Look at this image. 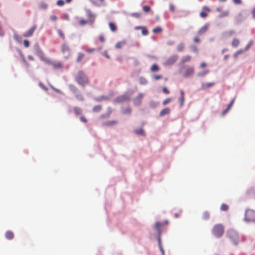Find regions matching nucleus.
Wrapping results in <instances>:
<instances>
[{"instance_id":"nucleus-1","label":"nucleus","mask_w":255,"mask_h":255,"mask_svg":"<svg viewBox=\"0 0 255 255\" xmlns=\"http://www.w3.org/2000/svg\"><path fill=\"white\" fill-rule=\"evenodd\" d=\"M75 79L79 85L83 87H84L89 83L88 77L85 73L81 70L78 72L77 74L75 76Z\"/></svg>"},{"instance_id":"nucleus-2","label":"nucleus","mask_w":255,"mask_h":255,"mask_svg":"<svg viewBox=\"0 0 255 255\" xmlns=\"http://www.w3.org/2000/svg\"><path fill=\"white\" fill-rule=\"evenodd\" d=\"M34 49L35 54L38 57L41 61L44 62V60L47 58V57L45 56L44 52L40 47L38 43H35L34 44Z\"/></svg>"},{"instance_id":"nucleus-3","label":"nucleus","mask_w":255,"mask_h":255,"mask_svg":"<svg viewBox=\"0 0 255 255\" xmlns=\"http://www.w3.org/2000/svg\"><path fill=\"white\" fill-rule=\"evenodd\" d=\"M34 49L35 54L38 57L41 61L44 62V60L47 58V57L45 56L44 52L40 47L38 43H35L34 44Z\"/></svg>"},{"instance_id":"nucleus-4","label":"nucleus","mask_w":255,"mask_h":255,"mask_svg":"<svg viewBox=\"0 0 255 255\" xmlns=\"http://www.w3.org/2000/svg\"><path fill=\"white\" fill-rule=\"evenodd\" d=\"M70 90L75 95V98L80 101L84 100V97L77 87L74 85L71 84L69 86Z\"/></svg>"},{"instance_id":"nucleus-5","label":"nucleus","mask_w":255,"mask_h":255,"mask_svg":"<svg viewBox=\"0 0 255 255\" xmlns=\"http://www.w3.org/2000/svg\"><path fill=\"white\" fill-rule=\"evenodd\" d=\"M213 234L217 238L221 237L224 233V227L221 224H217L212 229Z\"/></svg>"},{"instance_id":"nucleus-6","label":"nucleus","mask_w":255,"mask_h":255,"mask_svg":"<svg viewBox=\"0 0 255 255\" xmlns=\"http://www.w3.org/2000/svg\"><path fill=\"white\" fill-rule=\"evenodd\" d=\"M245 220L248 222H255V211L252 209L247 210Z\"/></svg>"},{"instance_id":"nucleus-7","label":"nucleus","mask_w":255,"mask_h":255,"mask_svg":"<svg viewBox=\"0 0 255 255\" xmlns=\"http://www.w3.org/2000/svg\"><path fill=\"white\" fill-rule=\"evenodd\" d=\"M168 224V221H165L163 223H160L159 222H157L155 224V228L156 231L158 232V246L161 247V231H160V227L163 226H165Z\"/></svg>"},{"instance_id":"nucleus-8","label":"nucleus","mask_w":255,"mask_h":255,"mask_svg":"<svg viewBox=\"0 0 255 255\" xmlns=\"http://www.w3.org/2000/svg\"><path fill=\"white\" fill-rule=\"evenodd\" d=\"M45 64L50 65L52 66L54 69H62L63 68V65L60 62H53L50 58L47 57V58L43 62Z\"/></svg>"},{"instance_id":"nucleus-9","label":"nucleus","mask_w":255,"mask_h":255,"mask_svg":"<svg viewBox=\"0 0 255 255\" xmlns=\"http://www.w3.org/2000/svg\"><path fill=\"white\" fill-rule=\"evenodd\" d=\"M227 236L234 244H238L239 237L236 232L234 230H229L227 232Z\"/></svg>"},{"instance_id":"nucleus-10","label":"nucleus","mask_w":255,"mask_h":255,"mask_svg":"<svg viewBox=\"0 0 255 255\" xmlns=\"http://www.w3.org/2000/svg\"><path fill=\"white\" fill-rule=\"evenodd\" d=\"M62 52L65 58H69L70 55V50L69 46L65 44H63L62 46Z\"/></svg>"},{"instance_id":"nucleus-11","label":"nucleus","mask_w":255,"mask_h":255,"mask_svg":"<svg viewBox=\"0 0 255 255\" xmlns=\"http://www.w3.org/2000/svg\"><path fill=\"white\" fill-rule=\"evenodd\" d=\"M86 15L88 17V21L89 23L91 25H92L95 19V16L94 14H93L92 12L90 10H86Z\"/></svg>"},{"instance_id":"nucleus-12","label":"nucleus","mask_w":255,"mask_h":255,"mask_svg":"<svg viewBox=\"0 0 255 255\" xmlns=\"http://www.w3.org/2000/svg\"><path fill=\"white\" fill-rule=\"evenodd\" d=\"M178 56L177 55H173L168 58L165 62V65H170L174 64L178 59Z\"/></svg>"},{"instance_id":"nucleus-13","label":"nucleus","mask_w":255,"mask_h":255,"mask_svg":"<svg viewBox=\"0 0 255 255\" xmlns=\"http://www.w3.org/2000/svg\"><path fill=\"white\" fill-rule=\"evenodd\" d=\"M194 68L191 66H187L185 67V71L184 73V76L186 78L190 77L194 73Z\"/></svg>"},{"instance_id":"nucleus-14","label":"nucleus","mask_w":255,"mask_h":255,"mask_svg":"<svg viewBox=\"0 0 255 255\" xmlns=\"http://www.w3.org/2000/svg\"><path fill=\"white\" fill-rule=\"evenodd\" d=\"M143 97H144V95L143 94H141V93L138 94V95L136 97H135L133 100L134 105H140L141 103V100H142V98H143Z\"/></svg>"},{"instance_id":"nucleus-15","label":"nucleus","mask_w":255,"mask_h":255,"mask_svg":"<svg viewBox=\"0 0 255 255\" xmlns=\"http://www.w3.org/2000/svg\"><path fill=\"white\" fill-rule=\"evenodd\" d=\"M36 28V25H33L29 30L23 34V36L27 37L31 36Z\"/></svg>"},{"instance_id":"nucleus-16","label":"nucleus","mask_w":255,"mask_h":255,"mask_svg":"<svg viewBox=\"0 0 255 255\" xmlns=\"http://www.w3.org/2000/svg\"><path fill=\"white\" fill-rule=\"evenodd\" d=\"M210 11V9L209 7L207 6H204L203 7V11L200 13V16L202 18H205L208 16L207 12Z\"/></svg>"},{"instance_id":"nucleus-17","label":"nucleus","mask_w":255,"mask_h":255,"mask_svg":"<svg viewBox=\"0 0 255 255\" xmlns=\"http://www.w3.org/2000/svg\"><path fill=\"white\" fill-rule=\"evenodd\" d=\"M209 24L206 23L203 26L201 27L198 31V34L201 35L205 33L208 29Z\"/></svg>"},{"instance_id":"nucleus-18","label":"nucleus","mask_w":255,"mask_h":255,"mask_svg":"<svg viewBox=\"0 0 255 255\" xmlns=\"http://www.w3.org/2000/svg\"><path fill=\"white\" fill-rule=\"evenodd\" d=\"M215 85V83L210 82V83H203L201 84V89L202 90H206L208 88H209Z\"/></svg>"},{"instance_id":"nucleus-19","label":"nucleus","mask_w":255,"mask_h":255,"mask_svg":"<svg viewBox=\"0 0 255 255\" xmlns=\"http://www.w3.org/2000/svg\"><path fill=\"white\" fill-rule=\"evenodd\" d=\"M118 121L116 120H112V121H107L106 122H105L103 124V126H106V127H112L116 124H118Z\"/></svg>"},{"instance_id":"nucleus-20","label":"nucleus","mask_w":255,"mask_h":255,"mask_svg":"<svg viewBox=\"0 0 255 255\" xmlns=\"http://www.w3.org/2000/svg\"><path fill=\"white\" fill-rule=\"evenodd\" d=\"M234 102H235V99H234L232 100L230 104L228 106V107L223 112V113H222L223 116H224L226 113H228V112L229 111V110L233 106V104H234Z\"/></svg>"},{"instance_id":"nucleus-21","label":"nucleus","mask_w":255,"mask_h":255,"mask_svg":"<svg viewBox=\"0 0 255 255\" xmlns=\"http://www.w3.org/2000/svg\"><path fill=\"white\" fill-rule=\"evenodd\" d=\"M85 57V54L81 52H79L78 54L77 57L76 58V62L77 63H80Z\"/></svg>"},{"instance_id":"nucleus-22","label":"nucleus","mask_w":255,"mask_h":255,"mask_svg":"<svg viewBox=\"0 0 255 255\" xmlns=\"http://www.w3.org/2000/svg\"><path fill=\"white\" fill-rule=\"evenodd\" d=\"M169 113L170 109L168 108H166L161 111L159 115L160 117H163L166 115H168Z\"/></svg>"},{"instance_id":"nucleus-23","label":"nucleus","mask_w":255,"mask_h":255,"mask_svg":"<svg viewBox=\"0 0 255 255\" xmlns=\"http://www.w3.org/2000/svg\"><path fill=\"white\" fill-rule=\"evenodd\" d=\"M240 43V40L238 38H234L231 45L233 47H237Z\"/></svg>"},{"instance_id":"nucleus-24","label":"nucleus","mask_w":255,"mask_h":255,"mask_svg":"<svg viewBox=\"0 0 255 255\" xmlns=\"http://www.w3.org/2000/svg\"><path fill=\"white\" fill-rule=\"evenodd\" d=\"M191 57L189 55H185V56H184L182 57L181 59V62L182 63H186L187 62H189L191 60Z\"/></svg>"},{"instance_id":"nucleus-25","label":"nucleus","mask_w":255,"mask_h":255,"mask_svg":"<svg viewBox=\"0 0 255 255\" xmlns=\"http://www.w3.org/2000/svg\"><path fill=\"white\" fill-rule=\"evenodd\" d=\"M5 237L8 240H11L14 238V234L11 231H7L5 233Z\"/></svg>"},{"instance_id":"nucleus-26","label":"nucleus","mask_w":255,"mask_h":255,"mask_svg":"<svg viewBox=\"0 0 255 255\" xmlns=\"http://www.w3.org/2000/svg\"><path fill=\"white\" fill-rule=\"evenodd\" d=\"M180 105L182 106L184 102V93L183 90L180 91Z\"/></svg>"},{"instance_id":"nucleus-27","label":"nucleus","mask_w":255,"mask_h":255,"mask_svg":"<svg viewBox=\"0 0 255 255\" xmlns=\"http://www.w3.org/2000/svg\"><path fill=\"white\" fill-rule=\"evenodd\" d=\"M134 132L138 135H145L144 130L142 128L135 129L134 130Z\"/></svg>"},{"instance_id":"nucleus-28","label":"nucleus","mask_w":255,"mask_h":255,"mask_svg":"<svg viewBox=\"0 0 255 255\" xmlns=\"http://www.w3.org/2000/svg\"><path fill=\"white\" fill-rule=\"evenodd\" d=\"M185 48V44L184 43H180L177 46V49L178 51L181 52L184 50Z\"/></svg>"},{"instance_id":"nucleus-29","label":"nucleus","mask_w":255,"mask_h":255,"mask_svg":"<svg viewBox=\"0 0 255 255\" xmlns=\"http://www.w3.org/2000/svg\"><path fill=\"white\" fill-rule=\"evenodd\" d=\"M202 218L204 220H208L210 218V214L208 212L205 211L203 213Z\"/></svg>"},{"instance_id":"nucleus-30","label":"nucleus","mask_w":255,"mask_h":255,"mask_svg":"<svg viewBox=\"0 0 255 255\" xmlns=\"http://www.w3.org/2000/svg\"><path fill=\"white\" fill-rule=\"evenodd\" d=\"M150 70H151V71H152L153 72H157L159 70V68L157 64H154L151 66V67L150 68Z\"/></svg>"},{"instance_id":"nucleus-31","label":"nucleus","mask_w":255,"mask_h":255,"mask_svg":"<svg viewBox=\"0 0 255 255\" xmlns=\"http://www.w3.org/2000/svg\"><path fill=\"white\" fill-rule=\"evenodd\" d=\"M73 110H74L75 114L76 115H80L82 113V111L81 109H80L79 107H74Z\"/></svg>"},{"instance_id":"nucleus-32","label":"nucleus","mask_w":255,"mask_h":255,"mask_svg":"<svg viewBox=\"0 0 255 255\" xmlns=\"http://www.w3.org/2000/svg\"><path fill=\"white\" fill-rule=\"evenodd\" d=\"M109 25L112 31L115 32L117 30V26L114 23L111 22Z\"/></svg>"},{"instance_id":"nucleus-33","label":"nucleus","mask_w":255,"mask_h":255,"mask_svg":"<svg viewBox=\"0 0 255 255\" xmlns=\"http://www.w3.org/2000/svg\"><path fill=\"white\" fill-rule=\"evenodd\" d=\"M48 5L44 2H40L39 4V7L41 9H46Z\"/></svg>"},{"instance_id":"nucleus-34","label":"nucleus","mask_w":255,"mask_h":255,"mask_svg":"<svg viewBox=\"0 0 255 255\" xmlns=\"http://www.w3.org/2000/svg\"><path fill=\"white\" fill-rule=\"evenodd\" d=\"M139 82L141 85H146L147 83V81L144 77H141L139 79Z\"/></svg>"},{"instance_id":"nucleus-35","label":"nucleus","mask_w":255,"mask_h":255,"mask_svg":"<svg viewBox=\"0 0 255 255\" xmlns=\"http://www.w3.org/2000/svg\"><path fill=\"white\" fill-rule=\"evenodd\" d=\"M220 209L223 211H227L229 209V206L226 204H223L221 206Z\"/></svg>"},{"instance_id":"nucleus-36","label":"nucleus","mask_w":255,"mask_h":255,"mask_svg":"<svg viewBox=\"0 0 255 255\" xmlns=\"http://www.w3.org/2000/svg\"><path fill=\"white\" fill-rule=\"evenodd\" d=\"M125 44V42L124 41H120L118 42L115 45V47L117 48H121L123 47V46Z\"/></svg>"},{"instance_id":"nucleus-37","label":"nucleus","mask_w":255,"mask_h":255,"mask_svg":"<svg viewBox=\"0 0 255 255\" xmlns=\"http://www.w3.org/2000/svg\"><path fill=\"white\" fill-rule=\"evenodd\" d=\"M79 23L80 25H84L87 23H89V22L87 20H85L84 19H81L79 21Z\"/></svg>"},{"instance_id":"nucleus-38","label":"nucleus","mask_w":255,"mask_h":255,"mask_svg":"<svg viewBox=\"0 0 255 255\" xmlns=\"http://www.w3.org/2000/svg\"><path fill=\"white\" fill-rule=\"evenodd\" d=\"M229 14V11H225L221 13V14L219 15V17H223L225 16H227Z\"/></svg>"},{"instance_id":"nucleus-39","label":"nucleus","mask_w":255,"mask_h":255,"mask_svg":"<svg viewBox=\"0 0 255 255\" xmlns=\"http://www.w3.org/2000/svg\"><path fill=\"white\" fill-rule=\"evenodd\" d=\"M102 109V107L101 106H99V105H97V106H95L93 109V111L94 112H98L99 111H100V110H101Z\"/></svg>"},{"instance_id":"nucleus-40","label":"nucleus","mask_w":255,"mask_h":255,"mask_svg":"<svg viewBox=\"0 0 255 255\" xmlns=\"http://www.w3.org/2000/svg\"><path fill=\"white\" fill-rule=\"evenodd\" d=\"M141 33L144 35H146L148 34V31L145 27H143L141 28Z\"/></svg>"},{"instance_id":"nucleus-41","label":"nucleus","mask_w":255,"mask_h":255,"mask_svg":"<svg viewBox=\"0 0 255 255\" xmlns=\"http://www.w3.org/2000/svg\"><path fill=\"white\" fill-rule=\"evenodd\" d=\"M162 30V29L160 27H156L153 29L152 31L154 33H157L161 32Z\"/></svg>"},{"instance_id":"nucleus-42","label":"nucleus","mask_w":255,"mask_h":255,"mask_svg":"<svg viewBox=\"0 0 255 255\" xmlns=\"http://www.w3.org/2000/svg\"><path fill=\"white\" fill-rule=\"evenodd\" d=\"M142 9L144 12H147L150 11V7L148 5H144L142 7Z\"/></svg>"},{"instance_id":"nucleus-43","label":"nucleus","mask_w":255,"mask_h":255,"mask_svg":"<svg viewBox=\"0 0 255 255\" xmlns=\"http://www.w3.org/2000/svg\"><path fill=\"white\" fill-rule=\"evenodd\" d=\"M254 43V41L253 40H251L249 43L246 46L245 48V51H246L248 49H249L252 46V45Z\"/></svg>"},{"instance_id":"nucleus-44","label":"nucleus","mask_w":255,"mask_h":255,"mask_svg":"<svg viewBox=\"0 0 255 255\" xmlns=\"http://www.w3.org/2000/svg\"><path fill=\"white\" fill-rule=\"evenodd\" d=\"M56 4L59 6H62L64 4V1L63 0H58L56 2Z\"/></svg>"},{"instance_id":"nucleus-45","label":"nucleus","mask_w":255,"mask_h":255,"mask_svg":"<svg viewBox=\"0 0 255 255\" xmlns=\"http://www.w3.org/2000/svg\"><path fill=\"white\" fill-rule=\"evenodd\" d=\"M171 100H172L171 98H167L163 101L162 104L163 105H166V104H167L168 103L170 102L171 101Z\"/></svg>"},{"instance_id":"nucleus-46","label":"nucleus","mask_w":255,"mask_h":255,"mask_svg":"<svg viewBox=\"0 0 255 255\" xmlns=\"http://www.w3.org/2000/svg\"><path fill=\"white\" fill-rule=\"evenodd\" d=\"M95 51L94 48H88L85 49V51L87 53H92Z\"/></svg>"},{"instance_id":"nucleus-47","label":"nucleus","mask_w":255,"mask_h":255,"mask_svg":"<svg viewBox=\"0 0 255 255\" xmlns=\"http://www.w3.org/2000/svg\"><path fill=\"white\" fill-rule=\"evenodd\" d=\"M23 45L25 47H28L29 46V42L27 40H24L23 41Z\"/></svg>"},{"instance_id":"nucleus-48","label":"nucleus","mask_w":255,"mask_h":255,"mask_svg":"<svg viewBox=\"0 0 255 255\" xmlns=\"http://www.w3.org/2000/svg\"><path fill=\"white\" fill-rule=\"evenodd\" d=\"M58 34L59 35V36L62 38V39H64L65 38V36H64V33H63V32L61 30H58Z\"/></svg>"},{"instance_id":"nucleus-49","label":"nucleus","mask_w":255,"mask_h":255,"mask_svg":"<svg viewBox=\"0 0 255 255\" xmlns=\"http://www.w3.org/2000/svg\"><path fill=\"white\" fill-rule=\"evenodd\" d=\"M169 9L171 11H172L173 12L174 11L175 7H174V6L173 5V4H169Z\"/></svg>"},{"instance_id":"nucleus-50","label":"nucleus","mask_w":255,"mask_h":255,"mask_svg":"<svg viewBox=\"0 0 255 255\" xmlns=\"http://www.w3.org/2000/svg\"><path fill=\"white\" fill-rule=\"evenodd\" d=\"M99 40L102 42H104L105 41V38H104V37L103 36V35L101 34L99 36Z\"/></svg>"},{"instance_id":"nucleus-51","label":"nucleus","mask_w":255,"mask_h":255,"mask_svg":"<svg viewBox=\"0 0 255 255\" xmlns=\"http://www.w3.org/2000/svg\"><path fill=\"white\" fill-rule=\"evenodd\" d=\"M80 121L82 122H83V123H87V119H86L85 117H83V116H81L80 118Z\"/></svg>"},{"instance_id":"nucleus-52","label":"nucleus","mask_w":255,"mask_h":255,"mask_svg":"<svg viewBox=\"0 0 255 255\" xmlns=\"http://www.w3.org/2000/svg\"><path fill=\"white\" fill-rule=\"evenodd\" d=\"M234 3L236 4H241L242 3L241 0H233Z\"/></svg>"},{"instance_id":"nucleus-53","label":"nucleus","mask_w":255,"mask_h":255,"mask_svg":"<svg viewBox=\"0 0 255 255\" xmlns=\"http://www.w3.org/2000/svg\"><path fill=\"white\" fill-rule=\"evenodd\" d=\"M153 77L155 80H159L162 78V76L155 75H154Z\"/></svg>"},{"instance_id":"nucleus-54","label":"nucleus","mask_w":255,"mask_h":255,"mask_svg":"<svg viewBox=\"0 0 255 255\" xmlns=\"http://www.w3.org/2000/svg\"><path fill=\"white\" fill-rule=\"evenodd\" d=\"M50 19L52 21H56L57 19V16L55 15H52L50 16Z\"/></svg>"},{"instance_id":"nucleus-55","label":"nucleus","mask_w":255,"mask_h":255,"mask_svg":"<svg viewBox=\"0 0 255 255\" xmlns=\"http://www.w3.org/2000/svg\"><path fill=\"white\" fill-rule=\"evenodd\" d=\"M162 91L165 94H168L169 93V91L166 87H164Z\"/></svg>"},{"instance_id":"nucleus-56","label":"nucleus","mask_w":255,"mask_h":255,"mask_svg":"<svg viewBox=\"0 0 255 255\" xmlns=\"http://www.w3.org/2000/svg\"><path fill=\"white\" fill-rule=\"evenodd\" d=\"M132 15L136 18H138L140 16V14L139 13H132Z\"/></svg>"},{"instance_id":"nucleus-57","label":"nucleus","mask_w":255,"mask_h":255,"mask_svg":"<svg viewBox=\"0 0 255 255\" xmlns=\"http://www.w3.org/2000/svg\"><path fill=\"white\" fill-rule=\"evenodd\" d=\"M39 86L42 88L44 90H47V88L46 87H45V86H44L42 83L40 82L39 83Z\"/></svg>"},{"instance_id":"nucleus-58","label":"nucleus","mask_w":255,"mask_h":255,"mask_svg":"<svg viewBox=\"0 0 255 255\" xmlns=\"http://www.w3.org/2000/svg\"><path fill=\"white\" fill-rule=\"evenodd\" d=\"M193 40L195 43H198L200 42V39L198 37H195Z\"/></svg>"},{"instance_id":"nucleus-59","label":"nucleus","mask_w":255,"mask_h":255,"mask_svg":"<svg viewBox=\"0 0 255 255\" xmlns=\"http://www.w3.org/2000/svg\"><path fill=\"white\" fill-rule=\"evenodd\" d=\"M160 251L162 253V255H165L164 251L162 246L159 247Z\"/></svg>"},{"instance_id":"nucleus-60","label":"nucleus","mask_w":255,"mask_h":255,"mask_svg":"<svg viewBox=\"0 0 255 255\" xmlns=\"http://www.w3.org/2000/svg\"><path fill=\"white\" fill-rule=\"evenodd\" d=\"M14 38L16 40L18 41L19 39H21V37L17 35H15Z\"/></svg>"},{"instance_id":"nucleus-61","label":"nucleus","mask_w":255,"mask_h":255,"mask_svg":"<svg viewBox=\"0 0 255 255\" xmlns=\"http://www.w3.org/2000/svg\"><path fill=\"white\" fill-rule=\"evenodd\" d=\"M104 55L108 59L110 58V56L107 54V52L106 51H105L104 52Z\"/></svg>"},{"instance_id":"nucleus-62","label":"nucleus","mask_w":255,"mask_h":255,"mask_svg":"<svg viewBox=\"0 0 255 255\" xmlns=\"http://www.w3.org/2000/svg\"><path fill=\"white\" fill-rule=\"evenodd\" d=\"M252 15L253 17L255 19V7H254L252 10Z\"/></svg>"},{"instance_id":"nucleus-63","label":"nucleus","mask_w":255,"mask_h":255,"mask_svg":"<svg viewBox=\"0 0 255 255\" xmlns=\"http://www.w3.org/2000/svg\"><path fill=\"white\" fill-rule=\"evenodd\" d=\"M244 51H245V50H243L241 49V50H239L237 51V53L239 55H240V54H241V53H243Z\"/></svg>"},{"instance_id":"nucleus-64","label":"nucleus","mask_w":255,"mask_h":255,"mask_svg":"<svg viewBox=\"0 0 255 255\" xmlns=\"http://www.w3.org/2000/svg\"><path fill=\"white\" fill-rule=\"evenodd\" d=\"M28 59L31 61H33L34 60V58L31 55H29L28 56Z\"/></svg>"}]
</instances>
